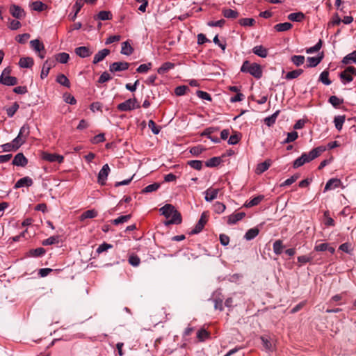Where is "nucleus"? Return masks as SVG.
Wrapping results in <instances>:
<instances>
[{
  "mask_svg": "<svg viewBox=\"0 0 356 356\" xmlns=\"http://www.w3.org/2000/svg\"><path fill=\"white\" fill-rule=\"evenodd\" d=\"M1 147L2 148V152H3L17 151L12 142L3 144L1 146Z\"/></svg>",
  "mask_w": 356,
  "mask_h": 356,
  "instance_id": "nucleus-53",
  "label": "nucleus"
},
{
  "mask_svg": "<svg viewBox=\"0 0 356 356\" xmlns=\"http://www.w3.org/2000/svg\"><path fill=\"white\" fill-rule=\"evenodd\" d=\"M63 99L66 103L71 105H74L76 103V100L75 99L74 97L69 93H65L63 95Z\"/></svg>",
  "mask_w": 356,
  "mask_h": 356,
  "instance_id": "nucleus-63",
  "label": "nucleus"
},
{
  "mask_svg": "<svg viewBox=\"0 0 356 356\" xmlns=\"http://www.w3.org/2000/svg\"><path fill=\"white\" fill-rule=\"evenodd\" d=\"M120 111H129L135 108H140V105L136 98L129 99L122 103H120L117 106Z\"/></svg>",
  "mask_w": 356,
  "mask_h": 356,
  "instance_id": "nucleus-4",
  "label": "nucleus"
},
{
  "mask_svg": "<svg viewBox=\"0 0 356 356\" xmlns=\"http://www.w3.org/2000/svg\"><path fill=\"white\" fill-rule=\"evenodd\" d=\"M320 81L326 86L331 84V81L329 79V72L326 70L321 72L320 75Z\"/></svg>",
  "mask_w": 356,
  "mask_h": 356,
  "instance_id": "nucleus-47",
  "label": "nucleus"
},
{
  "mask_svg": "<svg viewBox=\"0 0 356 356\" xmlns=\"http://www.w3.org/2000/svg\"><path fill=\"white\" fill-rule=\"evenodd\" d=\"M58 242V236H50L49 238L44 240L42 241L43 245H50L55 243H57Z\"/></svg>",
  "mask_w": 356,
  "mask_h": 356,
  "instance_id": "nucleus-54",
  "label": "nucleus"
},
{
  "mask_svg": "<svg viewBox=\"0 0 356 356\" xmlns=\"http://www.w3.org/2000/svg\"><path fill=\"white\" fill-rule=\"evenodd\" d=\"M196 95L199 98H200L202 99H204V100H207V101H211V99H212L211 95L208 92H204V91L197 90L196 92Z\"/></svg>",
  "mask_w": 356,
  "mask_h": 356,
  "instance_id": "nucleus-62",
  "label": "nucleus"
},
{
  "mask_svg": "<svg viewBox=\"0 0 356 356\" xmlns=\"http://www.w3.org/2000/svg\"><path fill=\"white\" fill-rule=\"evenodd\" d=\"M214 211L218 213H222L225 211L226 207L223 203L216 202L213 205Z\"/></svg>",
  "mask_w": 356,
  "mask_h": 356,
  "instance_id": "nucleus-60",
  "label": "nucleus"
},
{
  "mask_svg": "<svg viewBox=\"0 0 356 356\" xmlns=\"http://www.w3.org/2000/svg\"><path fill=\"white\" fill-rule=\"evenodd\" d=\"M342 63L348 65L352 63H356V50L346 55L342 60Z\"/></svg>",
  "mask_w": 356,
  "mask_h": 356,
  "instance_id": "nucleus-33",
  "label": "nucleus"
},
{
  "mask_svg": "<svg viewBox=\"0 0 356 356\" xmlns=\"http://www.w3.org/2000/svg\"><path fill=\"white\" fill-rule=\"evenodd\" d=\"M328 102L334 106V107H338L339 105L343 104V99H339L337 96H331L329 98Z\"/></svg>",
  "mask_w": 356,
  "mask_h": 356,
  "instance_id": "nucleus-48",
  "label": "nucleus"
},
{
  "mask_svg": "<svg viewBox=\"0 0 356 356\" xmlns=\"http://www.w3.org/2000/svg\"><path fill=\"white\" fill-rule=\"evenodd\" d=\"M56 58L59 63L64 64L68 62L70 56L68 54L63 52L58 54Z\"/></svg>",
  "mask_w": 356,
  "mask_h": 356,
  "instance_id": "nucleus-45",
  "label": "nucleus"
},
{
  "mask_svg": "<svg viewBox=\"0 0 356 356\" xmlns=\"http://www.w3.org/2000/svg\"><path fill=\"white\" fill-rule=\"evenodd\" d=\"M110 168L108 164H105L103 165L102 168L98 173L97 181L102 186L105 185L106 181L107 179L108 175L110 172Z\"/></svg>",
  "mask_w": 356,
  "mask_h": 356,
  "instance_id": "nucleus-6",
  "label": "nucleus"
},
{
  "mask_svg": "<svg viewBox=\"0 0 356 356\" xmlns=\"http://www.w3.org/2000/svg\"><path fill=\"white\" fill-rule=\"evenodd\" d=\"M151 67V63H148L147 64H142L136 69V72L138 73H146Z\"/></svg>",
  "mask_w": 356,
  "mask_h": 356,
  "instance_id": "nucleus-59",
  "label": "nucleus"
},
{
  "mask_svg": "<svg viewBox=\"0 0 356 356\" xmlns=\"http://www.w3.org/2000/svg\"><path fill=\"white\" fill-rule=\"evenodd\" d=\"M33 59L31 57L21 58L19 61V65L22 68H30L33 65Z\"/></svg>",
  "mask_w": 356,
  "mask_h": 356,
  "instance_id": "nucleus-22",
  "label": "nucleus"
},
{
  "mask_svg": "<svg viewBox=\"0 0 356 356\" xmlns=\"http://www.w3.org/2000/svg\"><path fill=\"white\" fill-rule=\"evenodd\" d=\"M325 150V147L318 146L312 149L309 153H303L300 157L294 161L293 167L294 168H298L303 165L305 163L312 161L318 157Z\"/></svg>",
  "mask_w": 356,
  "mask_h": 356,
  "instance_id": "nucleus-1",
  "label": "nucleus"
},
{
  "mask_svg": "<svg viewBox=\"0 0 356 356\" xmlns=\"http://www.w3.org/2000/svg\"><path fill=\"white\" fill-rule=\"evenodd\" d=\"M292 24L289 22H284L276 24L274 29L278 32H284L290 30L292 28Z\"/></svg>",
  "mask_w": 356,
  "mask_h": 356,
  "instance_id": "nucleus-32",
  "label": "nucleus"
},
{
  "mask_svg": "<svg viewBox=\"0 0 356 356\" xmlns=\"http://www.w3.org/2000/svg\"><path fill=\"white\" fill-rule=\"evenodd\" d=\"M284 249L282 241L281 240H277L273 243V252L275 254L280 255Z\"/></svg>",
  "mask_w": 356,
  "mask_h": 356,
  "instance_id": "nucleus-40",
  "label": "nucleus"
},
{
  "mask_svg": "<svg viewBox=\"0 0 356 356\" xmlns=\"http://www.w3.org/2000/svg\"><path fill=\"white\" fill-rule=\"evenodd\" d=\"M245 216L244 212H239L233 213L227 217V223L229 225L236 224L239 220H242Z\"/></svg>",
  "mask_w": 356,
  "mask_h": 356,
  "instance_id": "nucleus-16",
  "label": "nucleus"
},
{
  "mask_svg": "<svg viewBox=\"0 0 356 356\" xmlns=\"http://www.w3.org/2000/svg\"><path fill=\"white\" fill-rule=\"evenodd\" d=\"M97 216V211L95 209L87 210L80 216V220H83L86 218H93Z\"/></svg>",
  "mask_w": 356,
  "mask_h": 356,
  "instance_id": "nucleus-37",
  "label": "nucleus"
},
{
  "mask_svg": "<svg viewBox=\"0 0 356 356\" xmlns=\"http://www.w3.org/2000/svg\"><path fill=\"white\" fill-rule=\"evenodd\" d=\"M264 199V196L263 195H259L257 197H254L249 202H246L244 206L247 208L252 207L254 206L258 205Z\"/></svg>",
  "mask_w": 356,
  "mask_h": 356,
  "instance_id": "nucleus-24",
  "label": "nucleus"
},
{
  "mask_svg": "<svg viewBox=\"0 0 356 356\" xmlns=\"http://www.w3.org/2000/svg\"><path fill=\"white\" fill-rule=\"evenodd\" d=\"M12 163L16 166L24 167L28 163V160L22 153H18L15 156Z\"/></svg>",
  "mask_w": 356,
  "mask_h": 356,
  "instance_id": "nucleus-10",
  "label": "nucleus"
},
{
  "mask_svg": "<svg viewBox=\"0 0 356 356\" xmlns=\"http://www.w3.org/2000/svg\"><path fill=\"white\" fill-rule=\"evenodd\" d=\"M56 81L61 86H63L67 88L70 87V82L65 74H58L56 77Z\"/></svg>",
  "mask_w": 356,
  "mask_h": 356,
  "instance_id": "nucleus-34",
  "label": "nucleus"
},
{
  "mask_svg": "<svg viewBox=\"0 0 356 356\" xmlns=\"http://www.w3.org/2000/svg\"><path fill=\"white\" fill-rule=\"evenodd\" d=\"M298 137V133L296 131H291L288 133L287 137L284 141V143H289L296 140Z\"/></svg>",
  "mask_w": 356,
  "mask_h": 356,
  "instance_id": "nucleus-56",
  "label": "nucleus"
},
{
  "mask_svg": "<svg viewBox=\"0 0 356 356\" xmlns=\"http://www.w3.org/2000/svg\"><path fill=\"white\" fill-rule=\"evenodd\" d=\"M188 165H190L192 168L200 170L202 168V161L198 160H192L188 161Z\"/></svg>",
  "mask_w": 356,
  "mask_h": 356,
  "instance_id": "nucleus-50",
  "label": "nucleus"
},
{
  "mask_svg": "<svg viewBox=\"0 0 356 356\" xmlns=\"http://www.w3.org/2000/svg\"><path fill=\"white\" fill-rule=\"evenodd\" d=\"M323 58V55L317 57H308V64H307V67H314L317 66L321 62Z\"/></svg>",
  "mask_w": 356,
  "mask_h": 356,
  "instance_id": "nucleus-26",
  "label": "nucleus"
},
{
  "mask_svg": "<svg viewBox=\"0 0 356 356\" xmlns=\"http://www.w3.org/2000/svg\"><path fill=\"white\" fill-rule=\"evenodd\" d=\"M83 6V2L82 0H77L75 3L74 4L72 9L74 11V13L73 15L70 14L69 17H70V19L72 21H74L76 18L77 14L81 10V8Z\"/></svg>",
  "mask_w": 356,
  "mask_h": 356,
  "instance_id": "nucleus-21",
  "label": "nucleus"
},
{
  "mask_svg": "<svg viewBox=\"0 0 356 356\" xmlns=\"http://www.w3.org/2000/svg\"><path fill=\"white\" fill-rule=\"evenodd\" d=\"M110 53V51L107 49H104L99 51H98L94 56L92 63L94 64H97L102 60H103L106 56H107Z\"/></svg>",
  "mask_w": 356,
  "mask_h": 356,
  "instance_id": "nucleus-17",
  "label": "nucleus"
},
{
  "mask_svg": "<svg viewBox=\"0 0 356 356\" xmlns=\"http://www.w3.org/2000/svg\"><path fill=\"white\" fill-rule=\"evenodd\" d=\"M221 159L220 157H212L206 161L205 165L207 167L213 168L218 166L220 163Z\"/></svg>",
  "mask_w": 356,
  "mask_h": 356,
  "instance_id": "nucleus-41",
  "label": "nucleus"
},
{
  "mask_svg": "<svg viewBox=\"0 0 356 356\" xmlns=\"http://www.w3.org/2000/svg\"><path fill=\"white\" fill-rule=\"evenodd\" d=\"M51 67L52 64L48 60H47L44 63L40 74V78L42 79H45L48 76L49 70L51 68Z\"/></svg>",
  "mask_w": 356,
  "mask_h": 356,
  "instance_id": "nucleus-27",
  "label": "nucleus"
},
{
  "mask_svg": "<svg viewBox=\"0 0 356 356\" xmlns=\"http://www.w3.org/2000/svg\"><path fill=\"white\" fill-rule=\"evenodd\" d=\"M128 261L129 263L134 267L138 266L140 263V258L136 254H131L129 256Z\"/></svg>",
  "mask_w": 356,
  "mask_h": 356,
  "instance_id": "nucleus-52",
  "label": "nucleus"
},
{
  "mask_svg": "<svg viewBox=\"0 0 356 356\" xmlns=\"http://www.w3.org/2000/svg\"><path fill=\"white\" fill-rule=\"evenodd\" d=\"M175 65L170 62L164 63L157 70L159 74H164L168 70L172 69Z\"/></svg>",
  "mask_w": 356,
  "mask_h": 356,
  "instance_id": "nucleus-39",
  "label": "nucleus"
},
{
  "mask_svg": "<svg viewBox=\"0 0 356 356\" xmlns=\"http://www.w3.org/2000/svg\"><path fill=\"white\" fill-rule=\"evenodd\" d=\"M222 15L228 19H236L238 17V13L236 10L229 8L224 9L222 10Z\"/></svg>",
  "mask_w": 356,
  "mask_h": 356,
  "instance_id": "nucleus-35",
  "label": "nucleus"
},
{
  "mask_svg": "<svg viewBox=\"0 0 356 356\" xmlns=\"http://www.w3.org/2000/svg\"><path fill=\"white\" fill-rule=\"evenodd\" d=\"M112 18V13L110 11L102 10L100 11L95 17V19L99 20H109Z\"/></svg>",
  "mask_w": 356,
  "mask_h": 356,
  "instance_id": "nucleus-31",
  "label": "nucleus"
},
{
  "mask_svg": "<svg viewBox=\"0 0 356 356\" xmlns=\"http://www.w3.org/2000/svg\"><path fill=\"white\" fill-rule=\"evenodd\" d=\"M0 83L4 86H15L18 83V80L15 76H6V77H0Z\"/></svg>",
  "mask_w": 356,
  "mask_h": 356,
  "instance_id": "nucleus-18",
  "label": "nucleus"
},
{
  "mask_svg": "<svg viewBox=\"0 0 356 356\" xmlns=\"http://www.w3.org/2000/svg\"><path fill=\"white\" fill-rule=\"evenodd\" d=\"M30 44L32 49H33L35 51L40 53L42 51L44 50V44L40 42L39 40H33L30 42Z\"/></svg>",
  "mask_w": 356,
  "mask_h": 356,
  "instance_id": "nucleus-30",
  "label": "nucleus"
},
{
  "mask_svg": "<svg viewBox=\"0 0 356 356\" xmlns=\"http://www.w3.org/2000/svg\"><path fill=\"white\" fill-rule=\"evenodd\" d=\"M259 233V229L257 227H254L248 229L245 236L244 238L247 241H250L254 239Z\"/></svg>",
  "mask_w": 356,
  "mask_h": 356,
  "instance_id": "nucleus-28",
  "label": "nucleus"
},
{
  "mask_svg": "<svg viewBox=\"0 0 356 356\" xmlns=\"http://www.w3.org/2000/svg\"><path fill=\"white\" fill-rule=\"evenodd\" d=\"M19 104L15 102L10 107L6 109V113L8 117H13L19 109Z\"/></svg>",
  "mask_w": 356,
  "mask_h": 356,
  "instance_id": "nucleus-49",
  "label": "nucleus"
},
{
  "mask_svg": "<svg viewBox=\"0 0 356 356\" xmlns=\"http://www.w3.org/2000/svg\"><path fill=\"white\" fill-rule=\"evenodd\" d=\"M305 18V14L302 12L292 13L288 15V19L292 22H300Z\"/></svg>",
  "mask_w": 356,
  "mask_h": 356,
  "instance_id": "nucleus-29",
  "label": "nucleus"
},
{
  "mask_svg": "<svg viewBox=\"0 0 356 356\" xmlns=\"http://www.w3.org/2000/svg\"><path fill=\"white\" fill-rule=\"evenodd\" d=\"M353 76H356V68L353 66L348 67L340 74L341 79L346 80L347 82H351L353 81Z\"/></svg>",
  "mask_w": 356,
  "mask_h": 356,
  "instance_id": "nucleus-7",
  "label": "nucleus"
},
{
  "mask_svg": "<svg viewBox=\"0 0 356 356\" xmlns=\"http://www.w3.org/2000/svg\"><path fill=\"white\" fill-rule=\"evenodd\" d=\"M321 47H322V41H321V40H320L314 46L308 48L306 50V52L307 54H312V53L316 52L320 50Z\"/></svg>",
  "mask_w": 356,
  "mask_h": 356,
  "instance_id": "nucleus-61",
  "label": "nucleus"
},
{
  "mask_svg": "<svg viewBox=\"0 0 356 356\" xmlns=\"http://www.w3.org/2000/svg\"><path fill=\"white\" fill-rule=\"evenodd\" d=\"M33 181L31 178L29 177H24L23 178L19 179L15 184V188H19L24 186H31L33 184Z\"/></svg>",
  "mask_w": 356,
  "mask_h": 356,
  "instance_id": "nucleus-12",
  "label": "nucleus"
},
{
  "mask_svg": "<svg viewBox=\"0 0 356 356\" xmlns=\"http://www.w3.org/2000/svg\"><path fill=\"white\" fill-rule=\"evenodd\" d=\"M175 210L176 209L175 207L172 204H165L160 209L161 214L163 215L166 218H170Z\"/></svg>",
  "mask_w": 356,
  "mask_h": 356,
  "instance_id": "nucleus-19",
  "label": "nucleus"
},
{
  "mask_svg": "<svg viewBox=\"0 0 356 356\" xmlns=\"http://www.w3.org/2000/svg\"><path fill=\"white\" fill-rule=\"evenodd\" d=\"M188 90V88L187 86H180L175 88V93L177 96H181V95H184L186 92V90Z\"/></svg>",
  "mask_w": 356,
  "mask_h": 356,
  "instance_id": "nucleus-64",
  "label": "nucleus"
},
{
  "mask_svg": "<svg viewBox=\"0 0 356 356\" xmlns=\"http://www.w3.org/2000/svg\"><path fill=\"white\" fill-rule=\"evenodd\" d=\"M43 159L49 162H58V163H61L63 161L64 157L56 154L46 153L43 155Z\"/></svg>",
  "mask_w": 356,
  "mask_h": 356,
  "instance_id": "nucleus-11",
  "label": "nucleus"
},
{
  "mask_svg": "<svg viewBox=\"0 0 356 356\" xmlns=\"http://www.w3.org/2000/svg\"><path fill=\"white\" fill-rule=\"evenodd\" d=\"M252 52L261 58H266L268 56V49L262 45H257L253 47Z\"/></svg>",
  "mask_w": 356,
  "mask_h": 356,
  "instance_id": "nucleus-20",
  "label": "nucleus"
},
{
  "mask_svg": "<svg viewBox=\"0 0 356 356\" xmlns=\"http://www.w3.org/2000/svg\"><path fill=\"white\" fill-rule=\"evenodd\" d=\"M345 122V116L344 115H339L334 118V122L335 127L337 130H341L342 129V126Z\"/></svg>",
  "mask_w": 356,
  "mask_h": 356,
  "instance_id": "nucleus-42",
  "label": "nucleus"
},
{
  "mask_svg": "<svg viewBox=\"0 0 356 356\" xmlns=\"http://www.w3.org/2000/svg\"><path fill=\"white\" fill-rule=\"evenodd\" d=\"M303 72V70L302 69L295 70L291 72H289L286 74L285 78L286 79H293L297 77H298L300 74H302Z\"/></svg>",
  "mask_w": 356,
  "mask_h": 356,
  "instance_id": "nucleus-43",
  "label": "nucleus"
},
{
  "mask_svg": "<svg viewBox=\"0 0 356 356\" xmlns=\"http://www.w3.org/2000/svg\"><path fill=\"white\" fill-rule=\"evenodd\" d=\"M271 162L270 160H266L264 162L260 163L257 165L256 168V173L260 175L266 171L270 166Z\"/></svg>",
  "mask_w": 356,
  "mask_h": 356,
  "instance_id": "nucleus-23",
  "label": "nucleus"
},
{
  "mask_svg": "<svg viewBox=\"0 0 356 356\" xmlns=\"http://www.w3.org/2000/svg\"><path fill=\"white\" fill-rule=\"evenodd\" d=\"M254 23H255V20L253 18H242L239 20V24L241 26H253Z\"/></svg>",
  "mask_w": 356,
  "mask_h": 356,
  "instance_id": "nucleus-55",
  "label": "nucleus"
},
{
  "mask_svg": "<svg viewBox=\"0 0 356 356\" xmlns=\"http://www.w3.org/2000/svg\"><path fill=\"white\" fill-rule=\"evenodd\" d=\"M131 218V215L121 216L112 221V223L115 225L122 224L129 221Z\"/></svg>",
  "mask_w": 356,
  "mask_h": 356,
  "instance_id": "nucleus-44",
  "label": "nucleus"
},
{
  "mask_svg": "<svg viewBox=\"0 0 356 356\" xmlns=\"http://www.w3.org/2000/svg\"><path fill=\"white\" fill-rule=\"evenodd\" d=\"M45 4L42 2L36 1L32 3V9L35 11H42L44 9Z\"/></svg>",
  "mask_w": 356,
  "mask_h": 356,
  "instance_id": "nucleus-58",
  "label": "nucleus"
},
{
  "mask_svg": "<svg viewBox=\"0 0 356 356\" xmlns=\"http://www.w3.org/2000/svg\"><path fill=\"white\" fill-rule=\"evenodd\" d=\"M280 111H275L273 115L270 116H268L264 119V123L268 127H271L275 123V121L277 120V118L279 115Z\"/></svg>",
  "mask_w": 356,
  "mask_h": 356,
  "instance_id": "nucleus-36",
  "label": "nucleus"
},
{
  "mask_svg": "<svg viewBox=\"0 0 356 356\" xmlns=\"http://www.w3.org/2000/svg\"><path fill=\"white\" fill-rule=\"evenodd\" d=\"M30 134V127L28 124H24L16 138H15L12 143L14 145L15 147L17 150L24 143H25L26 138L29 136Z\"/></svg>",
  "mask_w": 356,
  "mask_h": 356,
  "instance_id": "nucleus-3",
  "label": "nucleus"
},
{
  "mask_svg": "<svg viewBox=\"0 0 356 356\" xmlns=\"http://www.w3.org/2000/svg\"><path fill=\"white\" fill-rule=\"evenodd\" d=\"M291 61L296 66L302 65L305 62V56L300 55H295L291 57Z\"/></svg>",
  "mask_w": 356,
  "mask_h": 356,
  "instance_id": "nucleus-46",
  "label": "nucleus"
},
{
  "mask_svg": "<svg viewBox=\"0 0 356 356\" xmlns=\"http://www.w3.org/2000/svg\"><path fill=\"white\" fill-rule=\"evenodd\" d=\"M219 189L209 188L205 192L204 199L207 202H211L215 200L218 194Z\"/></svg>",
  "mask_w": 356,
  "mask_h": 356,
  "instance_id": "nucleus-13",
  "label": "nucleus"
},
{
  "mask_svg": "<svg viewBox=\"0 0 356 356\" xmlns=\"http://www.w3.org/2000/svg\"><path fill=\"white\" fill-rule=\"evenodd\" d=\"M120 52L122 54L130 56L134 52V49L128 41H125L122 43V49Z\"/></svg>",
  "mask_w": 356,
  "mask_h": 356,
  "instance_id": "nucleus-25",
  "label": "nucleus"
},
{
  "mask_svg": "<svg viewBox=\"0 0 356 356\" xmlns=\"http://www.w3.org/2000/svg\"><path fill=\"white\" fill-rule=\"evenodd\" d=\"M74 51L81 58H87L92 53L88 47L85 46L76 47Z\"/></svg>",
  "mask_w": 356,
  "mask_h": 356,
  "instance_id": "nucleus-15",
  "label": "nucleus"
},
{
  "mask_svg": "<svg viewBox=\"0 0 356 356\" xmlns=\"http://www.w3.org/2000/svg\"><path fill=\"white\" fill-rule=\"evenodd\" d=\"M181 222V216L177 210L171 215V217L167 220L165 224V225L175 224L179 225Z\"/></svg>",
  "mask_w": 356,
  "mask_h": 356,
  "instance_id": "nucleus-14",
  "label": "nucleus"
},
{
  "mask_svg": "<svg viewBox=\"0 0 356 356\" xmlns=\"http://www.w3.org/2000/svg\"><path fill=\"white\" fill-rule=\"evenodd\" d=\"M339 187H341L343 188H344V186L342 185L341 181L337 178H332L327 181L324 188V192L335 189Z\"/></svg>",
  "mask_w": 356,
  "mask_h": 356,
  "instance_id": "nucleus-8",
  "label": "nucleus"
},
{
  "mask_svg": "<svg viewBox=\"0 0 356 356\" xmlns=\"http://www.w3.org/2000/svg\"><path fill=\"white\" fill-rule=\"evenodd\" d=\"M11 15L16 19H23L26 16V13L20 6L13 4L10 6L9 9Z\"/></svg>",
  "mask_w": 356,
  "mask_h": 356,
  "instance_id": "nucleus-5",
  "label": "nucleus"
},
{
  "mask_svg": "<svg viewBox=\"0 0 356 356\" xmlns=\"http://www.w3.org/2000/svg\"><path fill=\"white\" fill-rule=\"evenodd\" d=\"M129 67V64L127 62H115L110 65L109 70L111 72L124 71Z\"/></svg>",
  "mask_w": 356,
  "mask_h": 356,
  "instance_id": "nucleus-9",
  "label": "nucleus"
},
{
  "mask_svg": "<svg viewBox=\"0 0 356 356\" xmlns=\"http://www.w3.org/2000/svg\"><path fill=\"white\" fill-rule=\"evenodd\" d=\"M314 250L316 251H325L327 250L330 253H334L335 250L332 247H330L327 243H321L319 245H316L314 247Z\"/></svg>",
  "mask_w": 356,
  "mask_h": 356,
  "instance_id": "nucleus-38",
  "label": "nucleus"
},
{
  "mask_svg": "<svg viewBox=\"0 0 356 356\" xmlns=\"http://www.w3.org/2000/svg\"><path fill=\"white\" fill-rule=\"evenodd\" d=\"M160 187V184H158V183H154L152 184H149L148 186H147L143 190V193H152V192H154V191H156L159 189V188Z\"/></svg>",
  "mask_w": 356,
  "mask_h": 356,
  "instance_id": "nucleus-51",
  "label": "nucleus"
},
{
  "mask_svg": "<svg viewBox=\"0 0 356 356\" xmlns=\"http://www.w3.org/2000/svg\"><path fill=\"white\" fill-rule=\"evenodd\" d=\"M209 332L204 329L200 330L197 333V337L198 339L201 341H204L206 339L209 337Z\"/></svg>",
  "mask_w": 356,
  "mask_h": 356,
  "instance_id": "nucleus-57",
  "label": "nucleus"
},
{
  "mask_svg": "<svg viewBox=\"0 0 356 356\" xmlns=\"http://www.w3.org/2000/svg\"><path fill=\"white\" fill-rule=\"evenodd\" d=\"M241 72L249 73L257 79L262 76L261 65L256 63H250L248 60L243 62L241 67Z\"/></svg>",
  "mask_w": 356,
  "mask_h": 356,
  "instance_id": "nucleus-2",
  "label": "nucleus"
}]
</instances>
